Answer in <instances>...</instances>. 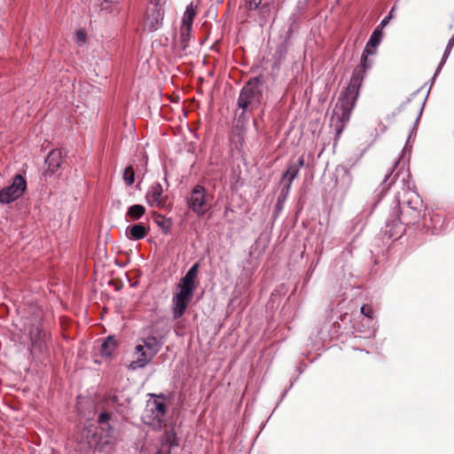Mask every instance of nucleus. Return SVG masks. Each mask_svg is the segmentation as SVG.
<instances>
[{"mask_svg":"<svg viewBox=\"0 0 454 454\" xmlns=\"http://www.w3.org/2000/svg\"><path fill=\"white\" fill-rule=\"evenodd\" d=\"M164 181H165V183L168 184V180H167V177H166V176L164 177Z\"/></svg>","mask_w":454,"mask_h":454,"instance_id":"obj_35","label":"nucleus"},{"mask_svg":"<svg viewBox=\"0 0 454 454\" xmlns=\"http://www.w3.org/2000/svg\"><path fill=\"white\" fill-rule=\"evenodd\" d=\"M29 336H30V340L32 341L33 344H36L38 345L40 348L43 346V332L42 330L36 326V327H33L30 331H29Z\"/></svg>","mask_w":454,"mask_h":454,"instance_id":"obj_24","label":"nucleus"},{"mask_svg":"<svg viewBox=\"0 0 454 454\" xmlns=\"http://www.w3.org/2000/svg\"><path fill=\"white\" fill-rule=\"evenodd\" d=\"M199 263H194L180 279L176 292L174 294L171 302V311L174 319L184 316L189 303L193 297V292L197 287L195 278L199 272Z\"/></svg>","mask_w":454,"mask_h":454,"instance_id":"obj_3","label":"nucleus"},{"mask_svg":"<svg viewBox=\"0 0 454 454\" xmlns=\"http://www.w3.org/2000/svg\"><path fill=\"white\" fill-rule=\"evenodd\" d=\"M178 445L176 434L174 430H166L162 436V442L156 454H171V449Z\"/></svg>","mask_w":454,"mask_h":454,"instance_id":"obj_13","label":"nucleus"},{"mask_svg":"<svg viewBox=\"0 0 454 454\" xmlns=\"http://www.w3.org/2000/svg\"><path fill=\"white\" fill-rule=\"evenodd\" d=\"M290 188L287 186H282L280 193L278 197L277 203L275 205L274 216L277 217L278 214L283 210L285 202L289 195Z\"/></svg>","mask_w":454,"mask_h":454,"instance_id":"obj_22","label":"nucleus"},{"mask_svg":"<svg viewBox=\"0 0 454 454\" xmlns=\"http://www.w3.org/2000/svg\"><path fill=\"white\" fill-rule=\"evenodd\" d=\"M166 404L163 402L153 400L148 402L142 416L145 424L154 428L160 427L165 421Z\"/></svg>","mask_w":454,"mask_h":454,"instance_id":"obj_6","label":"nucleus"},{"mask_svg":"<svg viewBox=\"0 0 454 454\" xmlns=\"http://www.w3.org/2000/svg\"><path fill=\"white\" fill-rule=\"evenodd\" d=\"M443 65H444V64H442V61H441V62H440V64H439V66H438V67L436 68V70H435V72H434V76H433V77H432V79H431V82H432V84L434 83V79H435L436 75L441 72V69H442V66H443Z\"/></svg>","mask_w":454,"mask_h":454,"instance_id":"obj_32","label":"nucleus"},{"mask_svg":"<svg viewBox=\"0 0 454 454\" xmlns=\"http://www.w3.org/2000/svg\"><path fill=\"white\" fill-rule=\"evenodd\" d=\"M304 164H305V161H304L303 156L299 157V159L297 160L296 162L292 163V165L297 167V169H299V170L301 169V168H302L304 166Z\"/></svg>","mask_w":454,"mask_h":454,"instance_id":"obj_31","label":"nucleus"},{"mask_svg":"<svg viewBox=\"0 0 454 454\" xmlns=\"http://www.w3.org/2000/svg\"><path fill=\"white\" fill-rule=\"evenodd\" d=\"M123 180L128 186H130L134 184L135 173L132 167L129 166L125 168L123 172Z\"/></svg>","mask_w":454,"mask_h":454,"instance_id":"obj_27","label":"nucleus"},{"mask_svg":"<svg viewBox=\"0 0 454 454\" xmlns=\"http://www.w3.org/2000/svg\"><path fill=\"white\" fill-rule=\"evenodd\" d=\"M160 348V344L156 337L148 336L143 339V344H138L136 346V351H142V349H145L147 352L155 356Z\"/></svg>","mask_w":454,"mask_h":454,"instance_id":"obj_15","label":"nucleus"},{"mask_svg":"<svg viewBox=\"0 0 454 454\" xmlns=\"http://www.w3.org/2000/svg\"><path fill=\"white\" fill-rule=\"evenodd\" d=\"M382 29L380 27H376L370 36L364 49L368 53H376V49L380 45L382 39Z\"/></svg>","mask_w":454,"mask_h":454,"instance_id":"obj_17","label":"nucleus"},{"mask_svg":"<svg viewBox=\"0 0 454 454\" xmlns=\"http://www.w3.org/2000/svg\"><path fill=\"white\" fill-rule=\"evenodd\" d=\"M403 232V229L401 225V219L395 218L387 220L386 223L385 229L382 231L383 236L387 239H393L400 237Z\"/></svg>","mask_w":454,"mask_h":454,"instance_id":"obj_14","label":"nucleus"},{"mask_svg":"<svg viewBox=\"0 0 454 454\" xmlns=\"http://www.w3.org/2000/svg\"><path fill=\"white\" fill-rule=\"evenodd\" d=\"M117 347V341L113 336L106 337L101 344L100 355L108 357L112 356Z\"/></svg>","mask_w":454,"mask_h":454,"instance_id":"obj_21","label":"nucleus"},{"mask_svg":"<svg viewBox=\"0 0 454 454\" xmlns=\"http://www.w3.org/2000/svg\"><path fill=\"white\" fill-rule=\"evenodd\" d=\"M147 229L142 223H137L129 226L127 229V235L130 239L139 240L146 236Z\"/></svg>","mask_w":454,"mask_h":454,"instance_id":"obj_19","label":"nucleus"},{"mask_svg":"<svg viewBox=\"0 0 454 454\" xmlns=\"http://www.w3.org/2000/svg\"><path fill=\"white\" fill-rule=\"evenodd\" d=\"M374 53H368L365 51V49L364 50L363 53H362V56H361V59H360V64L357 66L359 67H363L364 70H369L372 68V60L369 59H368V56L369 55H373Z\"/></svg>","mask_w":454,"mask_h":454,"instance_id":"obj_26","label":"nucleus"},{"mask_svg":"<svg viewBox=\"0 0 454 454\" xmlns=\"http://www.w3.org/2000/svg\"><path fill=\"white\" fill-rule=\"evenodd\" d=\"M136 353L137 354V359L132 361L129 364V368L131 370L144 368L151 362L154 356L145 349H142V351H136Z\"/></svg>","mask_w":454,"mask_h":454,"instance_id":"obj_16","label":"nucleus"},{"mask_svg":"<svg viewBox=\"0 0 454 454\" xmlns=\"http://www.w3.org/2000/svg\"><path fill=\"white\" fill-rule=\"evenodd\" d=\"M61 151L59 149L51 150L45 159V164L51 172H55L61 166Z\"/></svg>","mask_w":454,"mask_h":454,"instance_id":"obj_18","label":"nucleus"},{"mask_svg":"<svg viewBox=\"0 0 454 454\" xmlns=\"http://www.w3.org/2000/svg\"><path fill=\"white\" fill-rule=\"evenodd\" d=\"M188 207L198 215H205L210 208V196L204 186L195 185L188 198Z\"/></svg>","mask_w":454,"mask_h":454,"instance_id":"obj_5","label":"nucleus"},{"mask_svg":"<svg viewBox=\"0 0 454 454\" xmlns=\"http://www.w3.org/2000/svg\"><path fill=\"white\" fill-rule=\"evenodd\" d=\"M145 199L151 207L161 208L165 206L167 197L163 195V188L160 183L153 184L146 194Z\"/></svg>","mask_w":454,"mask_h":454,"instance_id":"obj_11","label":"nucleus"},{"mask_svg":"<svg viewBox=\"0 0 454 454\" xmlns=\"http://www.w3.org/2000/svg\"><path fill=\"white\" fill-rule=\"evenodd\" d=\"M111 415L107 412H101L98 418V423L99 424V430H114L109 424Z\"/></svg>","mask_w":454,"mask_h":454,"instance_id":"obj_25","label":"nucleus"},{"mask_svg":"<svg viewBox=\"0 0 454 454\" xmlns=\"http://www.w3.org/2000/svg\"><path fill=\"white\" fill-rule=\"evenodd\" d=\"M145 208L144 206L136 204L129 207L127 216L131 220H138L145 215Z\"/></svg>","mask_w":454,"mask_h":454,"instance_id":"obj_23","label":"nucleus"},{"mask_svg":"<svg viewBox=\"0 0 454 454\" xmlns=\"http://www.w3.org/2000/svg\"><path fill=\"white\" fill-rule=\"evenodd\" d=\"M395 11V6L392 7L387 16H386L380 23L379 27L382 29V27H386L389 20L392 19V14Z\"/></svg>","mask_w":454,"mask_h":454,"instance_id":"obj_30","label":"nucleus"},{"mask_svg":"<svg viewBox=\"0 0 454 454\" xmlns=\"http://www.w3.org/2000/svg\"><path fill=\"white\" fill-rule=\"evenodd\" d=\"M27 182L21 175H16L11 185L0 190V202L9 204L21 197L26 191Z\"/></svg>","mask_w":454,"mask_h":454,"instance_id":"obj_7","label":"nucleus"},{"mask_svg":"<svg viewBox=\"0 0 454 454\" xmlns=\"http://www.w3.org/2000/svg\"><path fill=\"white\" fill-rule=\"evenodd\" d=\"M196 15L195 9L191 4L186 7V10L182 18V24L180 26V45L183 51H186L189 42L191 39V31L192 27L193 19Z\"/></svg>","mask_w":454,"mask_h":454,"instance_id":"obj_8","label":"nucleus"},{"mask_svg":"<svg viewBox=\"0 0 454 454\" xmlns=\"http://www.w3.org/2000/svg\"><path fill=\"white\" fill-rule=\"evenodd\" d=\"M367 70L356 67L350 81L346 89L340 93L333 108L332 125L334 126L337 135H340L346 123L348 122L351 113L359 97L360 88L366 75Z\"/></svg>","mask_w":454,"mask_h":454,"instance_id":"obj_1","label":"nucleus"},{"mask_svg":"<svg viewBox=\"0 0 454 454\" xmlns=\"http://www.w3.org/2000/svg\"><path fill=\"white\" fill-rule=\"evenodd\" d=\"M361 313L369 320L373 319V309L370 305L364 304L361 307Z\"/></svg>","mask_w":454,"mask_h":454,"instance_id":"obj_28","label":"nucleus"},{"mask_svg":"<svg viewBox=\"0 0 454 454\" xmlns=\"http://www.w3.org/2000/svg\"><path fill=\"white\" fill-rule=\"evenodd\" d=\"M336 192L345 195L353 183V176L348 168L344 166H338L334 171Z\"/></svg>","mask_w":454,"mask_h":454,"instance_id":"obj_10","label":"nucleus"},{"mask_svg":"<svg viewBox=\"0 0 454 454\" xmlns=\"http://www.w3.org/2000/svg\"><path fill=\"white\" fill-rule=\"evenodd\" d=\"M106 3H114L115 2L116 0H104Z\"/></svg>","mask_w":454,"mask_h":454,"instance_id":"obj_34","label":"nucleus"},{"mask_svg":"<svg viewBox=\"0 0 454 454\" xmlns=\"http://www.w3.org/2000/svg\"><path fill=\"white\" fill-rule=\"evenodd\" d=\"M164 12L159 4H153L147 8L145 26L151 32L156 31L162 26Z\"/></svg>","mask_w":454,"mask_h":454,"instance_id":"obj_9","label":"nucleus"},{"mask_svg":"<svg viewBox=\"0 0 454 454\" xmlns=\"http://www.w3.org/2000/svg\"><path fill=\"white\" fill-rule=\"evenodd\" d=\"M76 36L78 41L83 42L85 40V35L82 31H78Z\"/></svg>","mask_w":454,"mask_h":454,"instance_id":"obj_33","label":"nucleus"},{"mask_svg":"<svg viewBox=\"0 0 454 454\" xmlns=\"http://www.w3.org/2000/svg\"><path fill=\"white\" fill-rule=\"evenodd\" d=\"M398 161L395 163L393 169H391L387 174H386L383 181L380 184V193L383 196L394 184H397L401 186L403 194L409 195L407 200H402L401 192H397L396 200L398 205L402 203L406 204L407 207L412 210L414 213H418L419 207L421 205V200L419 199V194L414 190L415 185L413 182L411 180V175L408 170L406 171H398L393 176V172L397 166Z\"/></svg>","mask_w":454,"mask_h":454,"instance_id":"obj_2","label":"nucleus"},{"mask_svg":"<svg viewBox=\"0 0 454 454\" xmlns=\"http://www.w3.org/2000/svg\"><path fill=\"white\" fill-rule=\"evenodd\" d=\"M262 0H245V6L249 11L256 10L261 4Z\"/></svg>","mask_w":454,"mask_h":454,"instance_id":"obj_29","label":"nucleus"},{"mask_svg":"<svg viewBox=\"0 0 454 454\" xmlns=\"http://www.w3.org/2000/svg\"><path fill=\"white\" fill-rule=\"evenodd\" d=\"M299 172L300 170L297 169V167L289 164L281 177L282 186H287V188L291 189L293 181L297 177Z\"/></svg>","mask_w":454,"mask_h":454,"instance_id":"obj_20","label":"nucleus"},{"mask_svg":"<svg viewBox=\"0 0 454 454\" xmlns=\"http://www.w3.org/2000/svg\"><path fill=\"white\" fill-rule=\"evenodd\" d=\"M114 430H98L96 431L91 439L89 441L90 445L96 449L103 450L106 446L112 443Z\"/></svg>","mask_w":454,"mask_h":454,"instance_id":"obj_12","label":"nucleus"},{"mask_svg":"<svg viewBox=\"0 0 454 454\" xmlns=\"http://www.w3.org/2000/svg\"><path fill=\"white\" fill-rule=\"evenodd\" d=\"M261 98V82L259 78L255 77L249 80L241 89L238 98V106L243 112L250 111L260 103Z\"/></svg>","mask_w":454,"mask_h":454,"instance_id":"obj_4","label":"nucleus"}]
</instances>
